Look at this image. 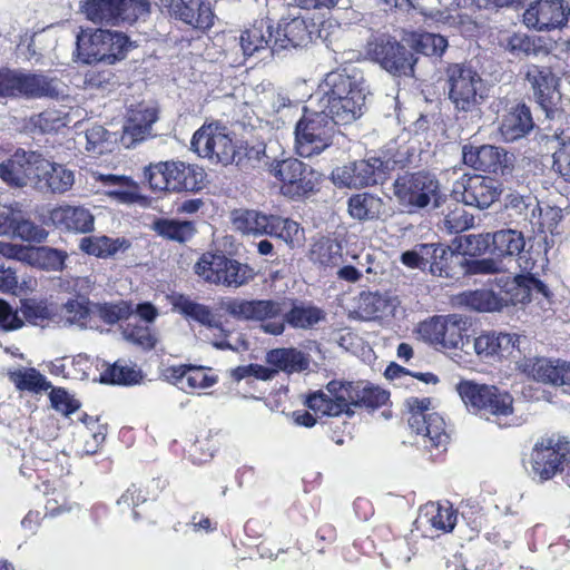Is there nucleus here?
I'll return each instance as SVG.
<instances>
[{
    "mask_svg": "<svg viewBox=\"0 0 570 570\" xmlns=\"http://www.w3.org/2000/svg\"><path fill=\"white\" fill-rule=\"evenodd\" d=\"M206 173L203 167L181 160L150 164L144 169V178L154 191H190L204 188Z\"/></svg>",
    "mask_w": 570,
    "mask_h": 570,
    "instance_id": "f257e3e1",
    "label": "nucleus"
},
{
    "mask_svg": "<svg viewBox=\"0 0 570 570\" xmlns=\"http://www.w3.org/2000/svg\"><path fill=\"white\" fill-rule=\"evenodd\" d=\"M464 404L487 420H492L499 426H507V419L513 412V396L497 385L481 384L473 381H461L456 386Z\"/></svg>",
    "mask_w": 570,
    "mask_h": 570,
    "instance_id": "f03ea898",
    "label": "nucleus"
},
{
    "mask_svg": "<svg viewBox=\"0 0 570 570\" xmlns=\"http://www.w3.org/2000/svg\"><path fill=\"white\" fill-rule=\"evenodd\" d=\"M401 263L412 269L428 271L432 276L458 281L463 277L461 252L442 243H421L401 255Z\"/></svg>",
    "mask_w": 570,
    "mask_h": 570,
    "instance_id": "7ed1b4c3",
    "label": "nucleus"
},
{
    "mask_svg": "<svg viewBox=\"0 0 570 570\" xmlns=\"http://www.w3.org/2000/svg\"><path fill=\"white\" fill-rule=\"evenodd\" d=\"M528 463L532 480L539 483L562 475L570 463V438L558 432L541 435L531 448Z\"/></svg>",
    "mask_w": 570,
    "mask_h": 570,
    "instance_id": "20e7f679",
    "label": "nucleus"
},
{
    "mask_svg": "<svg viewBox=\"0 0 570 570\" xmlns=\"http://www.w3.org/2000/svg\"><path fill=\"white\" fill-rule=\"evenodd\" d=\"M325 107L336 124H351L361 116L365 96L354 77L338 70L331 71L324 79Z\"/></svg>",
    "mask_w": 570,
    "mask_h": 570,
    "instance_id": "39448f33",
    "label": "nucleus"
},
{
    "mask_svg": "<svg viewBox=\"0 0 570 570\" xmlns=\"http://www.w3.org/2000/svg\"><path fill=\"white\" fill-rule=\"evenodd\" d=\"M431 400L429 397L407 400L410 416L407 419L410 429L422 436V445L430 453L433 461L446 452L450 435L446 432L444 419L436 412L430 411Z\"/></svg>",
    "mask_w": 570,
    "mask_h": 570,
    "instance_id": "423d86ee",
    "label": "nucleus"
},
{
    "mask_svg": "<svg viewBox=\"0 0 570 570\" xmlns=\"http://www.w3.org/2000/svg\"><path fill=\"white\" fill-rule=\"evenodd\" d=\"M448 96L459 111L480 108L488 97L484 80L470 63L452 62L445 68Z\"/></svg>",
    "mask_w": 570,
    "mask_h": 570,
    "instance_id": "0eeeda50",
    "label": "nucleus"
},
{
    "mask_svg": "<svg viewBox=\"0 0 570 570\" xmlns=\"http://www.w3.org/2000/svg\"><path fill=\"white\" fill-rule=\"evenodd\" d=\"M336 121L332 114L308 111L304 108L302 118L295 126V151L303 158L320 155L333 144Z\"/></svg>",
    "mask_w": 570,
    "mask_h": 570,
    "instance_id": "6e6552de",
    "label": "nucleus"
},
{
    "mask_svg": "<svg viewBox=\"0 0 570 570\" xmlns=\"http://www.w3.org/2000/svg\"><path fill=\"white\" fill-rule=\"evenodd\" d=\"M58 80L43 73L0 68V98L57 99Z\"/></svg>",
    "mask_w": 570,
    "mask_h": 570,
    "instance_id": "1a4fd4ad",
    "label": "nucleus"
},
{
    "mask_svg": "<svg viewBox=\"0 0 570 570\" xmlns=\"http://www.w3.org/2000/svg\"><path fill=\"white\" fill-rule=\"evenodd\" d=\"M82 11L91 22L105 27L135 23L150 12L149 0H85Z\"/></svg>",
    "mask_w": 570,
    "mask_h": 570,
    "instance_id": "9d476101",
    "label": "nucleus"
},
{
    "mask_svg": "<svg viewBox=\"0 0 570 570\" xmlns=\"http://www.w3.org/2000/svg\"><path fill=\"white\" fill-rule=\"evenodd\" d=\"M393 191L401 205L422 209L432 202L438 205L441 195L440 181L428 170L405 171L393 184Z\"/></svg>",
    "mask_w": 570,
    "mask_h": 570,
    "instance_id": "9b49d317",
    "label": "nucleus"
},
{
    "mask_svg": "<svg viewBox=\"0 0 570 570\" xmlns=\"http://www.w3.org/2000/svg\"><path fill=\"white\" fill-rule=\"evenodd\" d=\"M195 273L205 282L227 287H240L254 278L252 267L223 254L204 253L195 264Z\"/></svg>",
    "mask_w": 570,
    "mask_h": 570,
    "instance_id": "f8f14e48",
    "label": "nucleus"
},
{
    "mask_svg": "<svg viewBox=\"0 0 570 570\" xmlns=\"http://www.w3.org/2000/svg\"><path fill=\"white\" fill-rule=\"evenodd\" d=\"M269 174L279 183V191L287 198L299 199L316 191L317 173L302 160L289 157L274 160Z\"/></svg>",
    "mask_w": 570,
    "mask_h": 570,
    "instance_id": "ddd939ff",
    "label": "nucleus"
},
{
    "mask_svg": "<svg viewBox=\"0 0 570 570\" xmlns=\"http://www.w3.org/2000/svg\"><path fill=\"white\" fill-rule=\"evenodd\" d=\"M190 147L202 158L213 164L228 166L235 160V144L220 121L205 122L191 138Z\"/></svg>",
    "mask_w": 570,
    "mask_h": 570,
    "instance_id": "4468645a",
    "label": "nucleus"
},
{
    "mask_svg": "<svg viewBox=\"0 0 570 570\" xmlns=\"http://www.w3.org/2000/svg\"><path fill=\"white\" fill-rule=\"evenodd\" d=\"M225 309L237 320L259 322L266 334L277 336L285 331L282 303L278 301L233 298L227 302Z\"/></svg>",
    "mask_w": 570,
    "mask_h": 570,
    "instance_id": "2eb2a0df",
    "label": "nucleus"
},
{
    "mask_svg": "<svg viewBox=\"0 0 570 570\" xmlns=\"http://www.w3.org/2000/svg\"><path fill=\"white\" fill-rule=\"evenodd\" d=\"M470 322L460 314L435 315L423 321L419 331L430 344L443 348H460L469 338Z\"/></svg>",
    "mask_w": 570,
    "mask_h": 570,
    "instance_id": "dca6fc26",
    "label": "nucleus"
},
{
    "mask_svg": "<svg viewBox=\"0 0 570 570\" xmlns=\"http://www.w3.org/2000/svg\"><path fill=\"white\" fill-rule=\"evenodd\" d=\"M127 42L128 37L122 32L97 29L88 36L78 37L77 50L86 63H114L124 58Z\"/></svg>",
    "mask_w": 570,
    "mask_h": 570,
    "instance_id": "f3484780",
    "label": "nucleus"
},
{
    "mask_svg": "<svg viewBox=\"0 0 570 570\" xmlns=\"http://www.w3.org/2000/svg\"><path fill=\"white\" fill-rule=\"evenodd\" d=\"M389 170L387 161L380 157H371L336 167L332 173V179L338 186L363 188L384 183Z\"/></svg>",
    "mask_w": 570,
    "mask_h": 570,
    "instance_id": "a211bd4d",
    "label": "nucleus"
},
{
    "mask_svg": "<svg viewBox=\"0 0 570 570\" xmlns=\"http://www.w3.org/2000/svg\"><path fill=\"white\" fill-rule=\"evenodd\" d=\"M495 285L499 288L502 308L509 305L529 304L533 295L548 301L553 295L548 285L530 272L517 274L513 277L501 276L495 279Z\"/></svg>",
    "mask_w": 570,
    "mask_h": 570,
    "instance_id": "6ab92c4d",
    "label": "nucleus"
},
{
    "mask_svg": "<svg viewBox=\"0 0 570 570\" xmlns=\"http://www.w3.org/2000/svg\"><path fill=\"white\" fill-rule=\"evenodd\" d=\"M463 163L476 171L511 176L515 167V157L505 149L493 145H464L462 148Z\"/></svg>",
    "mask_w": 570,
    "mask_h": 570,
    "instance_id": "aec40b11",
    "label": "nucleus"
},
{
    "mask_svg": "<svg viewBox=\"0 0 570 570\" xmlns=\"http://www.w3.org/2000/svg\"><path fill=\"white\" fill-rule=\"evenodd\" d=\"M367 55L394 76L413 70V55L405 46L389 35H381L367 42Z\"/></svg>",
    "mask_w": 570,
    "mask_h": 570,
    "instance_id": "412c9836",
    "label": "nucleus"
},
{
    "mask_svg": "<svg viewBox=\"0 0 570 570\" xmlns=\"http://www.w3.org/2000/svg\"><path fill=\"white\" fill-rule=\"evenodd\" d=\"M41 154L18 149L9 158L0 163V179L9 187L22 188L31 186L36 188L39 176V163Z\"/></svg>",
    "mask_w": 570,
    "mask_h": 570,
    "instance_id": "4be33fe9",
    "label": "nucleus"
},
{
    "mask_svg": "<svg viewBox=\"0 0 570 570\" xmlns=\"http://www.w3.org/2000/svg\"><path fill=\"white\" fill-rule=\"evenodd\" d=\"M159 8L170 18L194 29L206 31L214 26V11L209 0H159Z\"/></svg>",
    "mask_w": 570,
    "mask_h": 570,
    "instance_id": "5701e85b",
    "label": "nucleus"
},
{
    "mask_svg": "<svg viewBox=\"0 0 570 570\" xmlns=\"http://www.w3.org/2000/svg\"><path fill=\"white\" fill-rule=\"evenodd\" d=\"M159 119V109L145 101L130 105L127 109L120 142L126 148L135 147L151 137L153 125Z\"/></svg>",
    "mask_w": 570,
    "mask_h": 570,
    "instance_id": "b1692460",
    "label": "nucleus"
},
{
    "mask_svg": "<svg viewBox=\"0 0 570 570\" xmlns=\"http://www.w3.org/2000/svg\"><path fill=\"white\" fill-rule=\"evenodd\" d=\"M570 7L563 0H535L523 13L527 27L549 31L563 27L569 19Z\"/></svg>",
    "mask_w": 570,
    "mask_h": 570,
    "instance_id": "393cba45",
    "label": "nucleus"
},
{
    "mask_svg": "<svg viewBox=\"0 0 570 570\" xmlns=\"http://www.w3.org/2000/svg\"><path fill=\"white\" fill-rule=\"evenodd\" d=\"M20 472L28 480H36L33 482L36 489L49 493L53 490L55 481L68 474L69 470L59 461L58 455L43 459L28 454L23 455Z\"/></svg>",
    "mask_w": 570,
    "mask_h": 570,
    "instance_id": "a878e982",
    "label": "nucleus"
},
{
    "mask_svg": "<svg viewBox=\"0 0 570 570\" xmlns=\"http://www.w3.org/2000/svg\"><path fill=\"white\" fill-rule=\"evenodd\" d=\"M462 187V202L481 209L490 207L502 194L499 180L476 174L464 177Z\"/></svg>",
    "mask_w": 570,
    "mask_h": 570,
    "instance_id": "bb28decb",
    "label": "nucleus"
},
{
    "mask_svg": "<svg viewBox=\"0 0 570 570\" xmlns=\"http://www.w3.org/2000/svg\"><path fill=\"white\" fill-rule=\"evenodd\" d=\"M52 225L65 232L87 234L95 228V216L85 206L59 205L49 212Z\"/></svg>",
    "mask_w": 570,
    "mask_h": 570,
    "instance_id": "cd10ccee",
    "label": "nucleus"
},
{
    "mask_svg": "<svg viewBox=\"0 0 570 570\" xmlns=\"http://www.w3.org/2000/svg\"><path fill=\"white\" fill-rule=\"evenodd\" d=\"M525 79L531 83L537 102L546 111L552 110L559 99L558 79L550 67L531 65Z\"/></svg>",
    "mask_w": 570,
    "mask_h": 570,
    "instance_id": "c85d7f7f",
    "label": "nucleus"
},
{
    "mask_svg": "<svg viewBox=\"0 0 570 570\" xmlns=\"http://www.w3.org/2000/svg\"><path fill=\"white\" fill-rule=\"evenodd\" d=\"M166 299L170 304L171 311L185 320L196 322L207 328L222 327L213 309L208 305L191 299L189 295L173 291L166 294Z\"/></svg>",
    "mask_w": 570,
    "mask_h": 570,
    "instance_id": "c756f323",
    "label": "nucleus"
},
{
    "mask_svg": "<svg viewBox=\"0 0 570 570\" xmlns=\"http://www.w3.org/2000/svg\"><path fill=\"white\" fill-rule=\"evenodd\" d=\"M533 128L530 108L524 102H518L502 115L499 132L504 141L513 142L529 135Z\"/></svg>",
    "mask_w": 570,
    "mask_h": 570,
    "instance_id": "7c9ffc66",
    "label": "nucleus"
},
{
    "mask_svg": "<svg viewBox=\"0 0 570 570\" xmlns=\"http://www.w3.org/2000/svg\"><path fill=\"white\" fill-rule=\"evenodd\" d=\"M38 169L40 177L36 180L37 190L63 194L71 189L75 183L73 171L63 165L49 161L42 155Z\"/></svg>",
    "mask_w": 570,
    "mask_h": 570,
    "instance_id": "2f4dec72",
    "label": "nucleus"
},
{
    "mask_svg": "<svg viewBox=\"0 0 570 570\" xmlns=\"http://www.w3.org/2000/svg\"><path fill=\"white\" fill-rule=\"evenodd\" d=\"M274 23L269 18L256 19L248 28H246L240 35V47L245 56H253L266 48H274Z\"/></svg>",
    "mask_w": 570,
    "mask_h": 570,
    "instance_id": "473e14b6",
    "label": "nucleus"
},
{
    "mask_svg": "<svg viewBox=\"0 0 570 570\" xmlns=\"http://www.w3.org/2000/svg\"><path fill=\"white\" fill-rule=\"evenodd\" d=\"M524 373L533 380L556 386L570 385V362L534 358L524 364Z\"/></svg>",
    "mask_w": 570,
    "mask_h": 570,
    "instance_id": "72a5a7b5",
    "label": "nucleus"
},
{
    "mask_svg": "<svg viewBox=\"0 0 570 570\" xmlns=\"http://www.w3.org/2000/svg\"><path fill=\"white\" fill-rule=\"evenodd\" d=\"M274 31V48L277 50L304 47L312 38L305 20L301 17L289 20L282 19Z\"/></svg>",
    "mask_w": 570,
    "mask_h": 570,
    "instance_id": "f704fd0d",
    "label": "nucleus"
},
{
    "mask_svg": "<svg viewBox=\"0 0 570 570\" xmlns=\"http://www.w3.org/2000/svg\"><path fill=\"white\" fill-rule=\"evenodd\" d=\"M273 214H265L256 209H234L232 224L235 230L243 235L269 236L273 230Z\"/></svg>",
    "mask_w": 570,
    "mask_h": 570,
    "instance_id": "c9c22d12",
    "label": "nucleus"
},
{
    "mask_svg": "<svg viewBox=\"0 0 570 570\" xmlns=\"http://www.w3.org/2000/svg\"><path fill=\"white\" fill-rule=\"evenodd\" d=\"M491 256L502 262L519 256L524 249L525 239L519 230L500 229L491 235Z\"/></svg>",
    "mask_w": 570,
    "mask_h": 570,
    "instance_id": "e433bc0d",
    "label": "nucleus"
},
{
    "mask_svg": "<svg viewBox=\"0 0 570 570\" xmlns=\"http://www.w3.org/2000/svg\"><path fill=\"white\" fill-rule=\"evenodd\" d=\"M518 341V336L511 334L482 333L474 340V351L481 357H503L512 353Z\"/></svg>",
    "mask_w": 570,
    "mask_h": 570,
    "instance_id": "4c0bfd02",
    "label": "nucleus"
},
{
    "mask_svg": "<svg viewBox=\"0 0 570 570\" xmlns=\"http://www.w3.org/2000/svg\"><path fill=\"white\" fill-rule=\"evenodd\" d=\"M97 180L109 187L107 195L119 203L132 204L141 198L139 185L128 176L99 175Z\"/></svg>",
    "mask_w": 570,
    "mask_h": 570,
    "instance_id": "58836bf2",
    "label": "nucleus"
},
{
    "mask_svg": "<svg viewBox=\"0 0 570 570\" xmlns=\"http://www.w3.org/2000/svg\"><path fill=\"white\" fill-rule=\"evenodd\" d=\"M383 209V199L372 193L354 194L347 200L350 216L360 222L379 219Z\"/></svg>",
    "mask_w": 570,
    "mask_h": 570,
    "instance_id": "ea45409f",
    "label": "nucleus"
},
{
    "mask_svg": "<svg viewBox=\"0 0 570 570\" xmlns=\"http://www.w3.org/2000/svg\"><path fill=\"white\" fill-rule=\"evenodd\" d=\"M308 259L323 267H333L342 261V244L334 237L320 236L312 240Z\"/></svg>",
    "mask_w": 570,
    "mask_h": 570,
    "instance_id": "a19ab883",
    "label": "nucleus"
},
{
    "mask_svg": "<svg viewBox=\"0 0 570 570\" xmlns=\"http://www.w3.org/2000/svg\"><path fill=\"white\" fill-rule=\"evenodd\" d=\"M130 244L126 238H111L109 236H86L80 239L79 248L87 255L97 258H108L119 250H126Z\"/></svg>",
    "mask_w": 570,
    "mask_h": 570,
    "instance_id": "79ce46f5",
    "label": "nucleus"
},
{
    "mask_svg": "<svg viewBox=\"0 0 570 570\" xmlns=\"http://www.w3.org/2000/svg\"><path fill=\"white\" fill-rule=\"evenodd\" d=\"M326 317L325 312L313 304H294L282 317L284 325L287 323L295 330H311Z\"/></svg>",
    "mask_w": 570,
    "mask_h": 570,
    "instance_id": "37998d69",
    "label": "nucleus"
},
{
    "mask_svg": "<svg viewBox=\"0 0 570 570\" xmlns=\"http://www.w3.org/2000/svg\"><path fill=\"white\" fill-rule=\"evenodd\" d=\"M357 389V382L332 380L326 384V391L332 396L334 407L338 415L346 414L347 416H352L354 414L351 406L355 407Z\"/></svg>",
    "mask_w": 570,
    "mask_h": 570,
    "instance_id": "c03bdc74",
    "label": "nucleus"
},
{
    "mask_svg": "<svg viewBox=\"0 0 570 570\" xmlns=\"http://www.w3.org/2000/svg\"><path fill=\"white\" fill-rule=\"evenodd\" d=\"M422 519L438 534L451 532L456 523L458 514L452 505L440 503L426 504Z\"/></svg>",
    "mask_w": 570,
    "mask_h": 570,
    "instance_id": "a18cd8bd",
    "label": "nucleus"
},
{
    "mask_svg": "<svg viewBox=\"0 0 570 570\" xmlns=\"http://www.w3.org/2000/svg\"><path fill=\"white\" fill-rule=\"evenodd\" d=\"M460 305L475 312H499L502 309L499 294L492 289L465 291L456 296Z\"/></svg>",
    "mask_w": 570,
    "mask_h": 570,
    "instance_id": "49530a36",
    "label": "nucleus"
},
{
    "mask_svg": "<svg viewBox=\"0 0 570 570\" xmlns=\"http://www.w3.org/2000/svg\"><path fill=\"white\" fill-rule=\"evenodd\" d=\"M8 377L18 391L41 393L51 387L46 376L35 367H21L8 373Z\"/></svg>",
    "mask_w": 570,
    "mask_h": 570,
    "instance_id": "de8ad7c7",
    "label": "nucleus"
},
{
    "mask_svg": "<svg viewBox=\"0 0 570 570\" xmlns=\"http://www.w3.org/2000/svg\"><path fill=\"white\" fill-rule=\"evenodd\" d=\"M142 380V372L136 365H127L121 361L108 364L100 372V382L110 385H134Z\"/></svg>",
    "mask_w": 570,
    "mask_h": 570,
    "instance_id": "09e8293b",
    "label": "nucleus"
},
{
    "mask_svg": "<svg viewBox=\"0 0 570 570\" xmlns=\"http://www.w3.org/2000/svg\"><path fill=\"white\" fill-rule=\"evenodd\" d=\"M337 540L336 528L331 523L321 524L313 537L298 540V550L304 554L320 553L330 551Z\"/></svg>",
    "mask_w": 570,
    "mask_h": 570,
    "instance_id": "8fccbe9b",
    "label": "nucleus"
},
{
    "mask_svg": "<svg viewBox=\"0 0 570 570\" xmlns=\"http://www.w3.org/2000/svg\"><path fill=\"white\" fill-rule=\"evenodd\" d=\"M67 252L49 246L31 247L28 265L42 271H61L65 267Z\"/></svg>",
    "mask_w": 570,
    "mask_h": 570,
    "instance_id": "3c124183",
    "label": "nucleus"
},
{
    "mask_svg": "<svg viewBox=\"0 0 570 570\" xmlns=\"http://www.w3.org/2000/svg\"><path fill=\"white\" fill-rule=\"evenodd\" d=\"M235 164L242 169L257 168L266 156V144L264 141H240L235 145Z\"/></svg>",
    "mask_w": 570,
    "mask_h": 570,
    "instance_id": "603ef678",
    "label": "nucleus"
},
{
    "mask_svg": "<svg viewBox=\"0 0 570 570\" xmlns=\"http://www.w3.org/2000/svg\"><path fill=\"white\" fill-rule=\"evenodd\" d=\"M267 362L284 372L303 371L307 361L301 351L295 348H275L268 352Z\"/></svg>",
    "mask_w": 570,
    "mask_h": 570,
    "instance_id": "864d4df0",
    "label": "nucleus"
},
{
    "mask_svg": "<svg viewBox=\"0 0 570 570\" xmlns=\"http://www.w3.org/2000/svg\"><path fill=\"white\" fill-rule=\"evenodd\" d=\"M155 229L160 236L178 243H185L196 234L195 224L189 220L159 219Z\"/></svg>",
    "mask_w": 570,
    "mask_h": 570,
    "instance_id": "5fc2aeb1",
    "label": "nucleus"
},
{
    "mask_svg": "<svg viewBox=\"0 0 570 570\" xmlns=\"http://www.w3.org/2000/svg\"><path fill=\"white\" fill-rule=\"evenodd\" d=\"M357 386L355 407L375 411L385 405L390 400V392L380 386L363 381H358Z\"/></svg>",
    "mask_w": 570,
    "mask_h": 570,
    "instance_id": "6e6d98bb",
    "label": "nucleus"
},
{
    "mask_svg": "<svg viewBox=\"0 0 570 570\" xmlns=\"http://www.w3.org/2000/svg\"><path fill=\"white\" fill-rule=\"evenodd\" d=\"M269 236L281 238L291 247H294L299 245L304 238V229L298 223L289 218H283L278 215H274L273 230Z\"/></svg>",
    "mask_w": 570,
    "mask_h": 570,
    "instance_id": "4d7b16f0",
    "label": "nucleus"
},
{
    "mask_svg": "<svg viewBox=\"0 0 570 570\" xmlns=\"http://www.w3.org/2000/svg\"><path fill=\"white\" fill-rule=\"evenodd\" d=\"M413 48L428 57H441L448 48V40L441 35L419 32L413 35Z\"/></svg>",
    "mask_w": 570,
    "mask_h": 570,
    "instance_id": "13d9d810",
    "label": "nucleus"
},
{
    "mask_svg": "<svg viewBox=\"0 0 570 570\" xmlns=\"http://www.w3.org/2000/svg\"><path fill=\"white\" fill-rule=\"evenodd\" d=\"M124 337L144 351L155 348L157 337L153 328L142 323H127L122 330Z\"/></svg>",
    "mask_w": 570,
    "mask_h": 570,
    "instance_id": "bf43d9fd",
    "label": "nucleus"
},
{
    "mask_svg": "<svg viewBox=\"0 0 570 570\" xmlns=\"http://www.w3.org/2000/svg\"><path fill=\"white\" fill-rule=\"evenodd\" d=\"M491 235L492 234H479V235H465L460 238L458 248L462 250L463 257H479L489 253L491 255Z\"/></svg>",
    "mask_w": 570,
    "mask_h": 570,
    "instance_id": "052dcab7",
    "label": "nucleus"
},
{
    "mask_svg": "<svg viewBox=\"0 0 570 570\" xmlns=\"http://www.w3.org/2000/svg\"><path fill=\"white\" fill-rule=\"evenodd\" d=\"M85 85L90 89L112 90L118 85V78L111 69L94 67L85 75Z\"/></svg>",
    "mask_w": 570,
    "mask_h": 570,
    "instance_id": "680f3d73",
    "label": "nucleus"
},
{
    "mask_svg": "<svg viewBox=\"0 0 570 570\" xmlns=\"http://www.w3.org/2000/svg\"><path fill=\"white\" fill-rule=\"evenodd\" d=\"M13 234L24 242L42 243L48 237V232L30 219H16Z\"/></svg>",
    "mask_w": 570,
    "mask_h": 570,
    "instance_id": "e2e57ef3",
    "label": "nucleus"
},
{
    "mask_svg": "<svg viewBox=\"0 0 570 570\" xmlns=\"http://www.w3.org/2000/svg\"><path fill=\"white\" fill-rule=\"evenodd\" d=\"M183 391L191 393L198 389L210 387L216 383V377L209 375L203 366L189 365Z\"/></svg>",
    "mask_w": 570,
    "mask_h": 570,
    "instance_id": "0e129e2a",
    "label": "nucleus"
},
{
    "mask_svg": "<svg viewBox=\"0 0 570 570\" xmlns=\"http://www.w3.org/2000/svg\"><path fill=\"white\" fill-rule=\"evenodd\" d=\"M305 405L315 414L326 416H340L338 413H336V409L334 407L332 396L327 395L321 390L307 395L305 400Z\"/></svg>",
    "mask_w": 570,
    "mask_h": 570,
    "instance_id": "69168bd1",
    "label": "nucleus"
},
{
    "mask_svg": "<svg viewBox=\"0 0 570 570\" xmlns=\"http://www.w3.org/2000/svg\"><path fill=\"white\" fill-rule=\"evenodd\" d=\"M216 434H213L212 431H204L200 432L196 440L194 441V444L191 446L194 453H199L202 461H207L208 459H212L215 454V452L219 449V442L216 438Z\"/></svg>",
    "mask_w": 570,
    "mask_h": 570,
    "instance_id": "338daca9",
    "label": "nucleus"
},
{
    "mask_svg": "<svg viewBox=\"0 0 570 570\" xmlns=\"http://www.w3.org/2000/svg\"><path fill=\"white\" fill-rule=\"evenodd\" d=\"M553 169L570 183V139L563 140L553 153Z\"/></svg>",
    "mask_w": 570,
    "mask_h": 570,
    "instance_id": "774afa93",
    "label": "nucleus"
}]
</instances>
